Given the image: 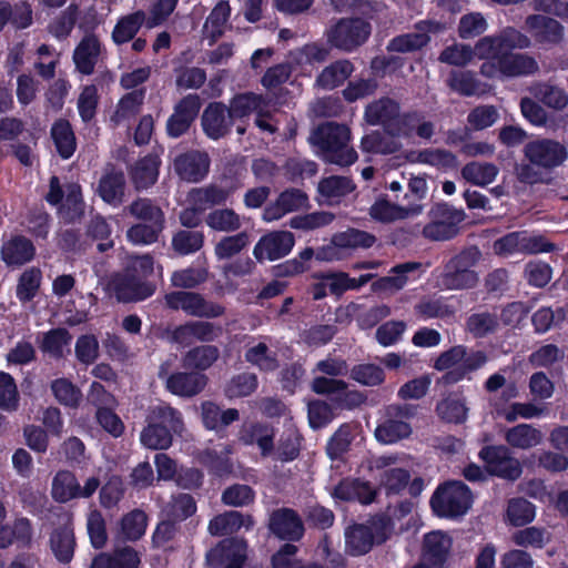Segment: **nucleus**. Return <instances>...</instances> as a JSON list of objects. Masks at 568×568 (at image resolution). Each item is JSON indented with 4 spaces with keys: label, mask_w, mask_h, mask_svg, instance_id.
I'll return each mask as SVG.
<instances>
[{
    "label": "nucleus",
    "mask_w": 568,
    "mask_h": 568,
    "mask_svg": "<svg viewBox=\"0 0 568 568\" xmlns=\"http://www.w3.org/2000/svg\"><path fill=\"white\" fill-rule=\"evenodd\" d=\"M79 481L73 473L59 470L52 479L51 495L55 501L67 503L78 498Z\"/></svg>",
    "instance_id": "obj_42"
},
{
    "label": "nucleus",
    "mask_w": 568,
    "mask_h": 568,
    "mask_svg": "<svg viewBox=\"0 0 568 568\" xmlns=\"http://www.w3.org/2000/svg\"><path fill=\"white\" fill-rule=\"evenodd\" d=\"M361 149L366 153L392 154L400 149V143L393 135L386 136L374 131L363 136Z\"/></svg>",
    "instance_id": "obj_47"
},
{
    "label": "nucleus",
    "mask_w": 568,
    "mask_h": 568,
    "mask_svg": "<svg viewBox=\"0 0 568 568\" xmlns=\"http://www.w3.org/2000/svg\"><path fill=\"white\" fill-rule=\"evenodd\" d=\"M538 71L536 60L527 54H499V74L506 77L529 75Z\"/></svg>",
    "instance_id": "obj_34"
},
{
    "label": "nucleus",
    "mask_w": 568,
    "mask_h": 568,
    "mask_svg": "<svg viewBox=\"0 0 568 568\" xmlns=\"http://www.w3.org/2000/svg\"><path fill=\"white\" fill-rule=\"evenodd\" d=\"M479 457L487 464L486 469H481L475 464H469L463 470L464 477L469 481L485 480L487 476H493L497 471V448L495 446H486Z\"/></svg>",
    "instance_id": "obj_45"
},
{
    "label": "nucleus",
    "mask_w": 568,
    "mask_h": 568,
    "mask_svg": "<svg viewBox=\"0 0 568 568\" xmlns=\"http://www.w3.org/2000/svg\"><path fill=\"white\" fill-rule=\"evenodd\" d=\"M430 505L440 517H457L467 513L471 505V493L462 481H449L434 493Z\"/></svg>",
    "instance_id": "obj_6"
},
{
    "label": "nucleus",
    "mask_w": 568,
    "mask_h": 568,
    "mask_svg": "<svg viewBox=\"0 0 568 568\" xmlns=\"http://www.w3.org/2000/svg\"><path fill=\"white\" fill-rule=\"evenodd\" d=\"M423 204L409 202L404 205L393 203L387 199H378L369 209L371 216L379 222L392 223L419 215Z\"/></svg>",
    "instance_id": "obj_20"
},
{
    "label": "nucleus",
    "mask_w": 568,
    "mask_h": 568,
    "mask_svg": "<svg viewBox=\"0 0 568 568\" xmlns=\"http://www.w3.org/2000/svg\"><path fill=\"white\" fill-rule=\"evenodd\" d=\"M206 224L219 232H233L241 227L240 216L230 209L212 211L206 217Z\"/></svg>",
    "instance_id": "obj_61"
},
{
    "label": "nucleus",
    "mask_w": 568,
    "mask_h": 568,
    "mask_svg": "<svg viewBox=\"0 0 568 568\" xmlns=\"http://www.w3.org/2000/svg\"><path fill=\"white\" fill-rule=\"evenodd\" d=\"M424 272L423 264L419 262H406L395 265L390 268L387 276L379 277L372 283L374 293L394 294L403 290L412 280L419 277Z\"/></svg>",
    "instance_id": "obj_14"
},
{
    "label": "nucleus",
    "mask_w": 568,
    "mask_h": 568,
    "mask_svg": "<svg viewBox=\"0 0 568 568\" xmlns=\"http://www.w3.org/2000/svg\"><path fill=\"white\" fill-rule=\"evenodd\" d=\"M31 539L32 528L27 518H17L11 525L0 526V548H8L14 542L28 546Z\"/></svg>",
    "instance_id": "obj_35"
},
{
    "label": "nucleus",
    "mask_w": 568,
    "mask_h": 568,
    "mask_svg": "<svg viewBox=\"0 0 568 568\" xmlns=\"http://www.w3.org/2000/svg\"><path fill=\"white\" fill-rule=\"evenodd\" d=\"M210 159L206 153L193 151L178 156L174 170L178 175L187 182H199L209 172Z\"/></svg>",
    "instance_id": "obj_22"
},
{
    "label": "nucleus",
    "mask_w": 568,
    "mask_h": 568,
    "mask_svg": "<svg viewBox=\"0 0 568 568\" xmlns=\"http://www.w3.org/2000/svg\"><path fill=\"white\" fill-rule=\"evenodd\" d=\"M125 190V179L121 171L108 170L102 175L98 184V194L101 199L114 206L123 202Z\"/></svg>",
    "instance_id": "obj_29"
},
{
    "label": "nucleus",
    "mask_w": 568,
    "mask_h": 568,
    "mask_svg": "<svg viewBox=\"0 0 568 568\" xmlns=\"http://www.w3.org/2000/svg\"><path fill=\"white\" fill-rule=\"evenodd\" d=\"M166 305L172 310H182L195 317L214 318L224 314L221 304L206 301L201 294L186 291L172 292L165 295Z\"/></svg>",
    "instance_id": "obj_11"
},
{
    "label": "nucleus",
    "mask_w": 568,
    "mask_h": 568,
    "mask_svg": "<svg viewBox=\"0 0 568 568\" xmlns=\"http://www.w3.org/2000/svg\"><path fill=\"white\" fill-rule=\"evenodd\" d=\"M295 244L294 235L288 231H274L260 239L253 254L258 261H275L286 256Z\"/></svg>",
    "instance_id": "obj_17"
},
{
    "label": "nucleus",
    "mask_w": 568,
    "mask_h": 568,
    "mask_svg": "<svg viewBox=\"0 0 568 568\" xmlns=\"http://www.w3.org/2000/svg\"><path fill=\"white\" fill-rule=\"evenodd\" d=\"M245 358L261 371H274L278 365L275 355L268 349L267 345L262 342L248 347L245 353Z\"/></svg>",
    "instance_id": "obj_63"
},
{
    "label": "nucleus",
    "mask_w": 568,
    "mask_h": 568,
    "mask_svg": "<svg viewBox=\"0 0 568 568\" xmlns=\"http://www.w3.org/2000/svg\"><path fill=\"white\" fill-rule=\"evenodd\" d=\"M477 57L480 60H486L481 65V73L488 78H494L497 74V42L493 37H485L477 42L473 49V58Z\"/></svg>",
    "instance_id": "obj_48"
},
{
    "label": "nucleus",
    "mask_w": 568,
    "mask_h": 568,
    "mask_svg": "<svg viewBox=\"0 0 568 568\" xmlns=\"http://www.w3.org/2000/svg\"><path fill=\"white\" fill-rule=\"evenodd\" d=\"M485 363L486 356L481 352L467 354L466 348L459 345L440 354L435 362V368L447 372L444 376L447 383H457Z\"/></svg>",
    "instance_id": "obj_7"
},
{
    "label": "nucleus",
    "mask_w": 568,
    "mask_h": 568,
    "mask_svg": "<svg viewBox=\"0 0 568 568\" xmlns=\"http://www.w3.org/2000/svg\"><path fill=\"white\" fill-rule=\"evenodd\" d=\"M200 108L201 103L197 95L190 94L182 99L175 105L173 114L168 120V134L172 138H179L185 133L196 118Z\"/></svg>",
    "instance_id": "obj_21"
},
{
    "label": "nucleus",
    "mask_w": 568,
    "mask_h": 568,
    "mask_svg": "<svg viewBox=\"0 0 568 568\" xmlns=\"http://www.w3.org/2000/svg\"><path fill=\"white\" fill-rule=\"evenodd\" d=\"M354 67L348 60H339L326 67L317 77L316 83L323 89L332 90L351 77Z\"/></svg>",
    "instance_id": "obj_41"
},
{
    "label": "nucleus",
    "mask_w": 568,
    "mask_h": 568,
    "mask_svg": "<svg viewBox=\"0 0 568 568\" xmlns=\"http://www.w3.org/2000/svg\"><path fill=\"white\" fill-rule=\"evenodd\" d=\"M536 517V506L524 497L510 498L505 511V520L514 527H524Z\"/></svg>",
    "instance_id": "obj_40"
},
{
    "label": "nucleus",
    "mask_w": 568,
    "mask_h": 568,
    "mask_svg": "<svg viewBox=\"0 0 568 568\" xmlns=\"http://www.w3.org/2000/svg\"><path fill=\"white\" fill-rule=\"evenodd\" d=\"M270 530L283 540H300L304 535V525L301 517L290 508L274 510L270 516Z\"/></svg>",
    "instance_id": "obj_19"
},
{
    "label": "nucleus",
    "mask_w": 568,
    "mask_h": 568,
    "mask_svg": "<svg viewBox=\"0 0 568 568\" xmlns=\"http://www.w3.org/2000/svg\"><path fill=\"white\" fill-rule=\"evenodd\" d=\"M45 200L51 205H58L63 202L61 209L67 211L68 219H74L82 213L81 187L77 183H69L62 187L59 179L52 176Z\"/></svg>",
    "instance_id": "obj_15"
},
{
    "label": "nucleus",
    "mask_w": 568,
    "mask_h": 568,
    "mask_svg": "<svg viewBox=\"0 0 568 568\" xmlns=\"http://www.w3.org/2000/svg\"><path fill=\"white\" fill-rule=\"evenodd\" d=\"M140 557L131 547L116 549L114 555L100 554L91 565V568H138Z\"/></svg>",
    "instance_id": "obj_36"
},
{
    "label": "nucleus",
    "mask_w": 568,
    "mask_h": 568,
    "mask_svg": "<svg viewBox=\"0 0 568 568\" xmlns=\"http://www.w3.org/2000/svg\"><path fill=\"white\" fill-rule=\"evenodd\" d=\"M143 91H133L125 94L118 103L112 121L115 124L123 123L133 118L143 102Z\"/></svg>",
    "instance_id": "obj_56"
},
{
    "label": "nucleus",
    "mask_w": 568,
    "mask_h": 568,
    "mask_svg": "<svg viewBox=\"0 0 568 568\" xmlns=\"http://www.w3.org/2000/svg\"><path fill=\"white\" fill-rule=\"evenodd\" d=\"M399 460L398 455L390 454L379 456L372 463V469L378 471L379 485L387 495H398L410 480L409 471L398 465Z\"/></svg>",
    "instance_id": "obj_10"
},
{
    "label": "nucleus",
    "mask_w": 568,
    "mask_h": 568,
    "mask_svg": "<svg viewBox=\"0 0 568 568\" xmlns=\"http://www.w3.org/2000/svg\"><path fill=\"white\" fill-rule=\"evenodd\" d=\"M351 377L364 386H378L385 381L383 368L375 364H358L351 369Z\"/></svg>",
    "instance_id": "obj_64"
},
{
    "label": "nucleus",
    "mask_w": 568,
    "mask_h": 568,
    "mask_svg": "<svg viewBox=\"0 0 568 568\" xmlns=\"http://www.w3.org/2000/svg\"><path fill=\"white\" fill-rule=\"evenodd\" d=\"M524 156L528 163L516 166L518 180L525 184L548 183L551 171L568 159L567 148L559 141L540 138L527 142Z\"/></svg>",
    "instance_id": "obj_1"
},
{
    "label": "nucleus",
    "mask_w": 568,
    "mask_h": 568,
    "mask_svg": "<svg viewBox=\"0 0 568 568\" xmlns=\"http://www.w3.org/2000/svg\"><path fill=\"white\" fill-rule=\"evenodd\" d=\"M274 428L267 424L244 423L239 439L245 445L256 444L262 456H268L274 449Z\"/></svg>",
    "instance_id": "obj_25"
},
{
    "label": "nucleus",
    "mask_w": 568,
    "mask_h": 568,
    "mask_svg": "<svg viewBox=\"0 0 568 568\" xmlns=\"http://www.w3.org/2000/svg\"><path fill=\"white\" fill-rule=\"evenodd\" d=\"M51 135L59 154L69 159L75 151V138L71 125L67 121H58L51 129Z\"/></svg>",
    "instance_id": "obj_51"
},
{
    "label": "nucleus",
    "mask_w": 568,
    "mask_h": 568,
    "mask_svg": "<svg viewBox=\"0 0 568 568\" xmlns=\"http://www.w3.org/2000/svg\"><path fill=\"white\" fill-rule=\"evenodd\" d=\"M233 454L231 445H217L205 452L203 462L217 476H224L232 471V463L229 456Z\"/></svg>",
    "instance_id": "obj_50"
},
{
    "label": "nucleus",
    "mask_w": 568,
    "mask_h": 568,
    "mask_svg": "<svg viewBox=\"0 0 568 568\" xmlns=\"http://www.w3.org/2000/svg\"><path fill=\"white\" fill-rule=\"evenodd\" d=\"M55 399L68 407H77L82 398L81 390L67 378H58L51 383Z\"/></svg>",
    "instance_id": "obj_58"
},
{
    "label": "nucleus",
    "mask_w": 568,
    "mask_h": 568,
    "mask_svg": "<svg viewBox=\"0 0 568 568\" xmlns=\"http://www.w3.org/2000/svg\"><path fill=\"white\" fill-rule=\"evenodd\" d=\"M130 214L138 220L158 225L164 224L162 210L149 199H139L129 206Z\"/></svg>",
    "instance_id": "obj_59"
},
{
    "label": "nucleus",
    "mask_w": 568,
    "mask_h": 568,
    "mask_svg": "<svg viewBox=\"0 0 568 568\" xmlns=\"http://www.w3.org/2000/svg\"><path fill=\"white\" fill-rule=\"evenodd\" d=\"M154 271L150 255L133 256L125 271L112 281V290L120 302H138L154 294L155 285L148 281Z\"/></svg>",
    "instance_id": "obj_2"
},
{
    "label": "nucleus",
    "mask_w": 568,
    "mask_h": 568,
    "mask_svg": "<svg viewBox=\"0 0 568 568\" xmlns=\"http://www.w3.org/2000/svg\"><path fill=\"white\" fill-rule=\"evenodd\" d=\"M72 336L65 328L51 329L44 334L41 349L53 357H61L69 349Z\"/></svg>",
    "instance_id": "obj_55"
},
{
    "label": "nucleus",
    "mask_w": 568,
    "mask_h": 568,
    "mask_svg": "<svg viewBox=\"0 0 568 568\" xmlns=\"http://www.w3.org/2000/svg\"><path fill=\"white\" fill-rule=\"evenodd\" d=\"M36 254L33 243L22 236L13 235L1 246V260L9 266H20L30 262Z\"/></svg>",
    "instance_id": "obj_26"
},
{
    "label": "nucleus",
    "mask_w": 568,
    "mask_h": 568,
    "mask_svg": "<svg viewBox=\"0 0 568 568\" xmlns=\"http://www.w3.org/2000/svg\"><path fill=\"white\" fill-rule=\"evenodd\" d=\"M231 8L226 1H220L204 23V32L213 41L221 37L226 28Z\"/></svg>",
    "instance_id": "obj_52"
},
{
    "label": "nucleus",
    "mask_w": 568,
    "mask_h": 568,
    "mask_svg": "<svg viewBox=\"0 0 568 568\" xmlns=\"http://www.w3.org/2000/svg\"><path fill=\"white\" fill-rule=\"evenodd\" d=\"M268 101L261 95L254 93H245L236 95L229 110L232 118H244L252 112L261 113L263 106H266Z\"/></svg>",
    "instance_id": "obj_53"
},
{
    "label": "nucleus",
    "mask_w": 568,
    "mask_h": 568,
    "mask_svg": "<svg viewBox=\"0 0 568 568\" xmlns=\"http://www.w3.org/2000/svg\"><path fill=\"white\" fill-rule=\"evenodd\" d=\"M204 235L199 231L183 230L172 239L173 248L181 255H187L199 251L203 246Z\"/></svg>",
    "instance_id": "obj_62"
},
{
    "label": "nucleus",
    "mask_w": 568,
    "mask_h": 568,
    "mask_svg": "<svg viewBox=\"0 0 568 568\" xmlns=\"http://www.w3.org/2000/svg\"><path fill=\"white\" fill-rule=\"evenodd\" d=\"M444 27L438 22L423 21L417 24V31L402 34L388 43V50L394 52H409L420 49L429 41L427 32H439Z\"/></svg>",
    "instance_id": "obj_24"
},
{
    "label": "nucleus",
    "mask_w": 568,
    "mask_h": 568,
    "mask_svg": "<svg viewBox=\"0 0 568 568\" xmlns=\"http://www.w3.org/2000/svg\"><path fill=\"white\" fill-rule=\"evenodd\" d=\"M375 243V236L359 230L348 229L336 233L332 237L331 245L322 247L316 253V258L321 261H333L337 258L335 248H368Z\"/></svg>",
    "instance_id": "obj_16"
},
{
    "label": "nucleus",
    "mask_w": 568,
    "mask_h": 568,
    "mask_svg": "<svg viewBox=\"0 0 568 568\" xmlns=\"http://www.w3.org/2000/svg\"><path fill=\"white\" fill-rule=\"evenodd\" d=\"M232 120L227 108L221 103H211L203 112L202 126L207 136L216 140L227 133Z\"/></svg>",
    "instance_id": "obj_27"
},
{
    "label": "nucleus",
    "mask_w": 568,
    "mask_h": 568,
    "mask_svg": "<svg viewBox=\"0 0 568 568\" xmlns=\"http://www.w3.org/2000/svg\"><path fill=\"white\" fill-rule=\"evenodd\" d=\"M160 160L150 154L139 160L131 169V179L138 190L153 185L159 176Z\"/></svg>",
    "instance_id": "obj_37"
},
{
    "label": "nucleus",
    "mask_w": 568,
    "mask_h": 568,
    "mask_svg": "<svg viewBox=\"0 0 568 568\" xmlns=\"http://www.w3.org/2000/svg\"><path fill=\"white\" fill-rule=\"evenodd\" d=\"M254 520L248 515H243L239 511H227L214 517L209 524V531L214 536H224L237 531L244 527L252 528Z\"/></svg>",
    "instance_id": "obj_33"
},
{
    "label": "nucleus",
    "mask_w": 568,
    "mask_h": 568,
    "mask_svg": "<svg viewBox=\"0 0 568 568\" xmlns=\"http://www.w3.org/2000/svg\"><path fill=\"white\" fill-rule=\"evenodd\" d=\"M481 253L477 247H468L453 255L443 266L437 284L448 291L469 290L477 285L478 274L473 267L479 262Z\"/></svg>",
    "instance_id": "obj_4"
},
{
    "label": "nucleus",
    "mask_w": 568,
    "mask_h": 568,
    "mask_svg": "<svg viewBox=\"0 0 568 568\" xmlns=\"http://www.w3.org/2000/svg\"><path fill=\"white\" fill-rule=\"evenodd\" d=\"M438 416L448 423H463L467 417V407L465 403L456 397L448 396L438 403L436 407Z\"/></svg>",
    "instance_id": "obj_60"
},
{
    "label": "nucleus",
    "mask_w": 568,
    "mask_h": 568,
    "mask_svg": "<svg viewBox=\"0 0 568 568\" xmlns=\"http://www.w3.org/2000/svg\"><path fill=\"white\" fill-rule=\"evenodd\" d=\"M371 34L367 21L355 19L339 20L328 32V42L341 50L353 51L366 42Z\"/></svg>",
    "instance_id": "obj_9"
},
{
    "label": "nucleus",
    "mask_w": 568,
    "mask_h": 568,
    "mask_svg": "<svg viewBox=\"0 0 568 568\" xmlns=\"http://www.w3.org/2000/svg\"><path fill=\"white\" fill-rule=\"evenodd\" d=\"M390 531V521L384 517L373 520L371 526L355 525L345 532L346 549L353 556L364 555L374 542L385 541Z\"/></svg>",
    "instance_id": "obj_8"
},
{
    "label": "nucleus",
    "mask_w": 568,
    "mask_h": 568,
    "mask_svg": "<svg viewBox=\"0 0 568 568\" xmlns=\"http://www.w3.org/2000/svg\"><path fill=\"white\" fill-rule=\"evenodd\" d=\"M146 21L143 11H136L122 17L112 31V39L116 44L126 43L134 38L141 26Z\"/></svg>",
    "instance_id": "obj_44"
},
{
    "label": "nucleus",
    "mask_w": 568,
    "mask_h": 568,
    "mask_svg": "<svg viewBox=\"0 0 568 568\" xmlns=\"http://www.w3.org/2000/svg\"><path fill=\"white\" fill-rule=\"evenodd\" d=\"M550 532L544 527L530 526L516 530L511 540L519 547L542 549L550 541Z\"/></svg>",
    "instance_id": "obj_46"
},
{
    "label": "nucleus",
    "mask_w": 568,
    "mask_h": 568,
    "mask_svg": "<svg viewBox=\"0 0 568 568\" xmlns=\"http://www.w3.org/2000/svg\"><path fill=\"white\" fill-rule=\"evenodd\" d=\"M68 521L69 518L65 517L63 526L55 529L50 538L51 549L61 562H69L71 560L75 545L73 530Z\"/></svg>",
    "instance_id": "obj_39"
},
{
    "label": "nucleus",
    "mask_w": 568,
    "mask_h": 568,
    "mask_svg": "<svg viewBox=\"0 0 568 568\" xmlns=\"http://www.w3.org/2000/svg\"><path fill=\"white\" fill-rule=\"evenodd\" d=\"M206 385V377L200 373H175L168 377L166 388L174 395L191 397Z\"/></svg>",
    "instance_id": "obj_30"
},
{
    "label": "nucleus",
    "mask_w": 568,
    "mask_h": 568,
    "mask_svg": "<svg viewBox=\"0 0 568 568\" xmlns=\"http://www.w3.org/2000/svg\"><path fill=\"white\" fill-rule=\"evenodd\" d=\"M535 97L546 106L554 110H562L568 104L567 92L548 83L539 84L535 90Z\"/></svg>",
    "instance_id": "obj_57"
},
{
    "label": "nucleus",
    "mask_w": 568,
    "mask_h": 568,
    "mask_svg": "<svg viewBox=\"0 0 568 568\" xmlns=\"http://www.w3.org/2000/svg\"><path fill=\"white\" fill-rule=\"evenodd\" d=\"M152 415L156 423H150L141 432V444L149 449H166L172 444V433L183 430L181 414L170 406H158Z\"/></svg>",
    "instance_id": "obj_5"
},
{
    "label": "nucleus",
    "mask_w": 568,
    "mask_h": 568,
    "mask_svg": "<svg viewBox=\"0 0 568 568\" xmlns=\"http://www.w3.org/2000/svg\"><path fill=\"white\" fill-rule=\"evenodd\" d=\"M505 439L513 447L528 449L540 444L541 432L531 425L519 424L506 432Z\"/></svg>",
    "instance_id": "obj_43"
},
{
    "label": "nucleus",
    "mask_w": 568,
    "mask_h": 568,
    "mask_svg": "<svg viewBox=\"0 0 568 568\" xmlns=\"http://www.w3.org/2000/svg\"><path fill=\"white\" fill-rule=\"evenodd\" d=\"M355 189L352 180L344 176H329L323 179L317 191L326 204L338 203L339 200L352 193Z\"/></svg>",
    "instance_id": "obj_38"
},
{
    "label": "nucleus",
    "mask_w": 568,
    "mask_h": 568,
    "mask_svg": "<svg viewBox=\"0 0 568 568\" xmlns=\"http://www.w3.org/2000/svg\"><path fill=\"white\" fill-rule=\"evenodd\" d=\"M42 280V273L37 267L26 270L19 277L17 285V297L20 302L31 301L38 293Z\"/></svg>",
    "instance_id": "obj_54"
},
{
    "label": "nucleus",
    "mask_w": 568,
    "mask_h": 568,
    "mask_svg": "<svg viewBox=\"0 0 568 568\" xmlns=\"http://www.w3.org/2000/svg\"><path fill=\"white\" fill-rule=\"evenodd\" d=\"M526 24L534 32V37L539 42L557 44L564 38V26L548 16H528Z\"/></svg>",
    "instance_id": "obj_28"
},
{
    "label": "nucleus",
    "mask_w": 568,
    "mask_h": 568,
    "mask_svg": "<svg viewBox=\"0 0 568 568\" xmlns=\"http://www.w3.org/2000/svg\"><path fill=\"white\" fill-rule=\"evenodd\" d=\"M398 111L397 102L383 98L366 106L364 118L369 125H382L387 132Z\"/></svg>",
    "instance_id": "obj_31"
},
{
    "label": "nucleus",
    "mask_w": 568,
    "mask_h": 568,
    "mask_svg": "<svg viewBox=\"0 0 568 568\" xmlns=\"http://www.w3.org/2000/svg\"><path fill=\"white\" fill-rule=\"evenodd\" d=\"M310 140L326 162L344 166L357 160L356 151L348 146L351 131L346 125L327 122L314 130Z\"/></svg>",
    "instance_id": "obj_3"
},
{
    "label": "nucleus",
    "mask_w": 568,
    "mask_h": 568,
    "mask_svg": "<svg viewBox=\"0 0 568 568\" xmlns=\"http://www.w3.org/2000/svg\"><path fill=\"white\" fill-rule=\"evenodd\" d=\"M101 52V43L95 36L82 39L73 53L77 69L83 74H91Z\"/></svg>",
    "instance_id": "obj_32"
},
{
    "label": "nucleus",
    "mask_w": 568,
    "mask_h": 568,
    "mask_svg": "<svg viewBox=\"0 0 568 568\" xmlns=\"http://www.w3.org/2000/svg\"><path fill=\"white\" fill-rule=\"evenodd\" d=\"M246 558V544L240 539H225L206 555L212 567L242 568Z\"/></svg>",
    "instance_id": "obj_18"
},
{
    "label": "nucleus",
    "mask_w": 568,
    "mask_h": 568,
    "mask_svg": "<svg viewBox=\"0 0 568 568\" xmlns=\"http://www.w3.org/2000/svg\"><path fill=\"white\" fill-rule=\"evenodd\" d=\"M146 515L139 509H134L124 515L120 521V534L124 540H138L146 530Z\"/></svg>",
    "instance_id": "obj_49"
},
{
    "label": "nucleus",
    "mask_w": 568,
    "mask_h": 568,
    "mask_svg": "<svg viewBox=\"0 0 568 568\" xmlns=\"http://www.w3.org/2000/svg\"><path fill=\"white\" fill-rule=\"evenodd\" d=\"M410 414L406 405H393L387 407L385 418L375 429V438L384 445H393L408 438L413 428L409 423L403 420Z\"/></svg>",
    "instance_id": "obj_12"
},
{
    "label": "nucleus",
    "mask_w": 568,
    "mask_h": 568,
    "mask_svg": "<svg viewBox=\"0 0 568 568\" xmlns=\"http://www.w3.org/2000/svg\"><path fill=\"white\" fill-rule=\"evenodd\" d=\"M452 548V539L443 531H432L424 537L422 562L430 568H442Z\"/></svg>",
    "instance_id": "obj_23"
},
{
    "label": "nucleus",
    "mask_w": 568,
    "mask_h": 568,
    "mask_svg": "<svg viewBox=\"0 0 568 568\" xmlns=\"http://www.w3.org/2000/svg\"><path fill=\"white\" fill-rule=\"evenodd\" d=\"M433 220L423 229V236L430 241H447L457 235L458 225L464 221L462 211L437 206L433 212Z\"/></svg>",
    "instance_id": "obj_13"
}]
</instances>
